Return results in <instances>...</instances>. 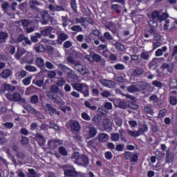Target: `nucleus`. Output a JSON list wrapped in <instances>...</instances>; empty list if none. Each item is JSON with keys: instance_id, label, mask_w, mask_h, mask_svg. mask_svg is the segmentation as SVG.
I'll return each instance as SVG.
<instances>
[{"instance_id": "nucleus-1", "label": "nucleus", "mask_w": 177, "mask_h": 177, "mask_svg": "<svg viewBox=\"0 0 177 177\" xmlns=\"http://www.w3.org/2000/svg\"><path fill=\"white\" fill-rule=\"evenodd\" d=\"M177 26V19L174 18H169L165 20V23L164 24L163 28L165 30L169 29L170 31H172L175 27Z\"/></svg>"}, {"instance_id": "nucleus-2", "label": "nucleus", "mask_w": 177, "mask_h": 177, "mask_svg": "<svg viewBox=\"0 0 177 177\" xmlns=\"http://www.w3.org/2000/svg\"><path fill=\"white\" fill-rule=\"evenodd\" d=\"M52 31H53V28L51 26H46L41 30L40 34L41 35H43L44 37H48V38H50L51 39H55V35L52 34Z\"/></svg>"}, {"instance_id": "nucleus-3", "label": "nucleus", "mask_w": 177, "mask_h": 177, "mask_svg": "<svg viewBox=\"0 0 177 177\" xmlns=\"http://www.w3.org/2000/svg\"><path fill=\"white\" fill-rule=\"evenodd\" d=\"M6 97L11 102H21L23 100L21 95L19 93H14L13 94L8 93L6 95Z\"/></svg>"}, {"instance_id": "nucleus-4", "label": "nucleus", "mask_w": 177, "mask_h": 177, "mask_svg": "<svg viewBox=\"0 0 177 177\" xmlns=\"http://www.w3.org/2000/svg\"><path fill=\"white\" fill-rule=\"evenodd\" d=\"M34 62V55L32 53H27L26 56L24 58L20 59L21 64H24V63L31 64Z\"/></svg>"}, {"instance_id": "nucleus-5", "label": "nucleus", "mask_w": 177, "mask_h": 177, "mask_svg": "<svg viewBox=\"0 0 177 177\" xmlns=\"http://www.w3.org/2000/svg\"><path fill=\"white\" fill-rule=\"evenodd\" d=\"M100 83L102 84L105 88H109V89H114L115 88V82L106 79H102L100 80Z\"/></svg>"}, {"instance_id": "nucleus-6", "label": "nucleus", "mask_w": 177, "mask_h": 177, "mask_svg": "<svg viewBox=\"0 0 177 177\" xmlns=\"http://www.w3.org/2000/svg\"><path fill=\"white\" fill-rule=\"evenodd\" d=\"M43 108L46 113H48L50 115H53V114L59 115V111H57L56 109L53 108L50 104H46V106H43Z\"/></svg>"}, {"instance_id": "nucleus-7", "label": "nucleus", "mask_w": 177, "mask_h": 177, "mask_svg": "<svg viewBox=\"0 0 177 177\" xmlns=\"http://www.w3.org/2000/svg\"><path fill=\"white\" fill-rule=\"evenodd\" d=\"M64 174L66 175V176L86 177L85 174L78 173V172L75 171V170H74V169L65 170Z\"/></svg>"}, {"instance_id": "nucleus-8", "label": "nucleus", "mask_w": 177, "mask_h": 177, "mask_svg": "<svg viewBox=\"0 0 177 177\" xmlns=\"http://www.w3.org/2000/svg\"><path fill=\"white\" fill-rule=\"evenodd\" d=\"M143 89V86L139 84L137 85H131L127 88L128 92L130 93H135V92H139Z\"/></svg>"}, {"instance_id": "nucleus-9", "label": "nucleus", "mask_w": 177, "mask_h": 177, "mask_svg": "<svg viewBox=\"0 0 177 177\" xmlns=\"http://www.w3.org/2000/svg\"><path fill=\"white\" fill-rule=\"evenodd\" d=\"M46 95L50 99H53L54 102H55V103H57V104H59V106H64V104H66V102L64 101H63L60 98V97H56V95H49V92H47Z\"/></svg>"}, {"instance_id": "nucleus-10", "label": "nucleus", "mask_w": 177, "mask_h": 177, "mask_svg": "<svg viewBox=\"0 0 177 177\" xmlns=\"http://www.w3.org/2000/svg\"><path fill=\"white\" fill-rule=\"evenodd\" d=\"M75 68L82 75H85V74H88L89 73V69L81 64H76Z\"/></svg>"}, {"instance_id": "nucleus-11", "label": "nucleus", "mask_w": 177, "mask_h": 177, "mask_svg": "<svg viewBox=\"0 0 177 177\" xmlns=\"http://www.w3.org/2000/svg\"><path fill=\"white\" fill-rule=\"evenodd\" d=\"M72 161L77 164V165H82V162H81V156H80V153L75 152L72 154L71 156Z\"/></svg>"}, {"instance_id": "nucleus-12", "label": "nucleus", "mask_w": 177, "mask_h": 177, "mask_svg": "<svg viewBox=\"0 0 177 177\" xmlns=\"http://www.w3.org/2000/svg\"><path fill=\"white\" fill-rule=\"evenodd\" d=\"M59 145H62V141H60V140H56L55 138L50 139L48 142V146H49L50 149H55Z\"/></svg>"}, {"instance_id": "nucleus-13", "label": "nucleus", "mask_w": 177, "mask_h": 177, "mask_svg": "<svg viewBox=\"0 0 177 177\" xmlns=\"http://www.w3.org/2000/svg\"><path fill=\"white\" fill-rule=\"evenodd\" d=\"M27 111H28V113H31V114H33L34 115H36L39 118H44V115L41 114L39 111H37L35 109H34L30 105L27 106Z\"/></svg>"}, {"instance_id": "nucleus-14", "label": "nucleus", "mask_w": 177, "mask_h": 177, "mask_svg": "<svg viewBox=\"0 0 177 177\" xmlns=\"http://www.w3.org/2000/svg\"><path fill=\"white\" fill-rule=\"evenodd\" d=\"M72 86L73 89L77 91V92H82V91L86 88V84L84 83H75Z\"/></svg>"}, {"instance_id": "nucleus-15", "label": "nucleus", "mask_w": 177, "mask_h": 177, "mask_svg": "<svg viewBox=\"0 0 177 177\" xmlns=\"http://www.w3.org/2000/svg\"><path fill=\"white\" fill-rule=\"evenodd\" d=\"M102 124L104 125V128L105 131H111V127L113 124L111 123V120L110 119L105 118L102 120Z\"/></svg>"}, {"instance_id": "nucleus-16", "label": "nucleus", "mask_w": 177, "mask_h": 177, "mask_svg": "<svg viewBox=\"0 0 177 177\" xmlns=\"http://www.w3.org/2000/svg\"><path fill=\"white\" fill-rule=\"evenodd\" d=\"M35 140L40 146H44V145H45V142H46V140H45L44 136L39 133L35 135Z\"/></svg>"}, {"instance_id": "nucleus-17", "label": "nucleus", "mask_w": 177, "mask_h": 177, "mask_svg": "<svg viewBox=\"0 0 177 177\" xmlns=\"http://www.w3.org/2000/svg\"><path fill=\"white\" fill-rule=\"evenodd\" d=\"M170 104L172 106H176L177 104V98H176V91H174L170 93Z\"/></svg>"}, {"instance_id": "nucleus-18", "label": "nucleus", "mask_w": 177, "mask_h": 177, "mask_svg": "<svg viewBox=\"0 0 177 177\" xmlns=\"http://www.w3.org/2000/svg\"><path fill=\"white\" fill-rule=\"evenodd\" d=\"M86 132H88L89 138H95L97 133V130L93 127H90L87 129Z\"/></svg>"}, {"instance_id": "nucleus-19", "label": "nucleus", "mask_w": 177, "mask_h": 177, "mask_svg": "<svg viewBox=\"0 0 177 177\" xmlns=\"http://www.w3.org/2000/svg\"><path fill=\"white\" fill-rule=\"evenodd\" d=\"M167 50H168V47H167V46H164L161 48H158L155 52V55L159 57L160 56H162V55H164L165 52H167Z\"/></svg>"}, {"instance_id": "nucleus-20", "label": "nucleus", "mask_w": 177, "mask_h": 177, "mask_svg": "<svg viewBox=\"0 0 177 177\" xmlns=\"http://www.w3.org/2000/svg\"><path fill=\"white\" fill-rule=\"evenodd\" d=\"M12 74V73L10 69H6L2 71L1 74H0V77H1V78H4V80H6V78H9Z\"/></svg>"}, {"instance_id": "nucleus-21", "label": "nucleus", "mask_w": 177, "mask_h": 177, "mask_svg": "<svg viewBox=\"0 0 177 177\" xmlns=\"http://www.w3.org/2000/svg\"><path fill=\"white\" fill-rule=\"evenodd\" d=\"M43 21H41L42 24H48V21H49V13L41 11V12Z\"/></svg>"}, {"instance_id": "nucleus-22", "label": "nucleus", "mask_w": 177, "mask_h": 177, "mask_svg": "<svg viewBox=\"0 0 177 177\" xmlns=\"http://www.w3.org/2000/svg\"><path fill=\"white\" fill-rule=\"evenodd\" d=\"M71 128L73 131H80L81 129V126L80 125V122L77 121H73L71 123Z\"/></svg>"}, {"instance_id": "nucleus-23", "label": "nucleus", "mask_w": 177, "mask_h": 177, "mask_svg": "<svg viewBox=\"0 0 177 177\" xmlns=\"http://www.w3.org/2000/svg\"><path fill=\"white\" fill-rule=\"evenodd\" d=\"M109 135L102 133L99 135L98 140L99 142H101V143H104V142H107V140H109Z\"/></svg>"}, {"instance_id": "nucleus-24", "label": "nucleus", "mask_w": 177, "mask_h": 177, "mask_svg": "<svg viewBox=\"0 0 177 177\" xmlns=\"http://www.w3.org/2000/svg\"><path fill=\"white\" fill-rule=\"evenodd\" d=\"M24 53H26V50L24 48H18L17 52L15 55V57L16 59H17V60H21V56H23V55H24Z\"/></svg>"}, {"instance_id": "nucleus-25", "label": "nucleus", "mask_w": 177, "mask_h": 177, "mask_svg": "<svg viewBox=\"0 0 177 177\" xmlns=\"http://www.w3.org/2000/svg\"><path fill=\"white\" fill-rule=\"evenodd\" d=\"M166 155V161H167V162H172V161H174V158H175V155L174 153L167 151Z\"/></svg>"}, {"instance_id": "nucleus-26", "label": "nucleus", "mask_w": 177, "mask_h": 177, "mask_svg": "<svg viewBox=\"0 0 177 177\" xmlns=\"http://www.w3.org/2000/svg\"><path fill=\"white\" fill-rule=\"evenodd\" d=\"M80 161L82 162L80 165H84V167H86V165H89V159L86 156H81Z\"/></svg>"}, {"instance_id": "nucleus-27", "label": "nucleus", "mask_w": 177, "mask_h": 177, "mask_svg": "<svg viewBox=\"0 0 177 177\" xmlns=\"http://www.w3.org/2000/svg\"><path fill=\"white\" fill-rule=\"evenodd\" d=\"M144 111H145V113H147L148 114H150L151 115H153V114H154V111H153V106L151 104H148L145 106Z\"/></svg>"}, {"instance_id": "nucleus-28", "label": "nucleus", "mask_w": 177, "mask_h": 177, "mask_svg": "<svg viewBox=\"0 0 177 177\" xmlns=\"http://www.w3.org/2000/svg\"><path fill=\"white\" fill-rule=\"evenodd\" d=\"M27 75V73L26 71H21L20 72H16L15 77L17 78V80H21V78H24Z\"/></svg>"}, {"instance_id": "nucleus-29", "label": "nucleus", "mask_w": 177, "mask_h": 177, "mask_svg": "<svg viewBox=\"0 0 177 177\" xmlns=\"http://www.w3.org/2000/svg\"><path fill=\"white\" fill-rule=\"evenodd\" d=\"M127 133L130 136H132L133 138H138V136H140V133L138 131H131V130H128Z\"/></svg>"}, {"instance_id": "nucleus-30", "label": "nucleus", "mask_w": 177, "mask_h": 177, "mask_svg": "<svg viewBox=\"0 0 177 177\" xmlns=\"http://www.w3.org/2000/svg\"><path fill=\"white\" fill-rule=\"evenodd\" d=\"M36 64L38 67H44L45 66V61L41 57H37L36 59Z\"/></svg>"}, {"instance_id": "nucleus-31", "label": "nucleus", "mask_w": 177, "mask_h": 177, "mask_svg": "<svg viewBox=\"0 0 177 177\" xmlns=\"http://www.w3.org/2000/svg\"><path fill=\"white\" fill-rule=\"evenodd\" d=\"M29 5H30V8H31V9H37V6H39V3H38V1H37V0H31L29 2Z\"/></svg>"}, {"instance_id": "nucleus-32", "label": "nucleus", "mask_w": 177, "mask_h": 177, "mask_svg": "<svg viewBox=\"0 0 177 177\" xmlns=\"http://www.w3.org/2000/svg\"><path fill=\"white\" fill-rule=\"evenodd\" d=\"M111 140L112 142H118L120 140V134L118 133H111Z\"/></svg>"}, {"instance_id": "nucleus-33", "label": "nucleus", "mask_w": 177, "mask_h": 177, "mask_svg": "<svg viewBox=\"0 0 177 177\" xmlns=\"http://www.w3.org/2000/svg\"><path fill=\"white\" fill-rule=\"evenodd\" d=\"M19 23L21 26H23V27H28V26L31 24V22L28 19L21 20Z\"/></svg>"}, {"instance_id": "nucleus-34", "label": "nucleus", "mask_w": 177, "mask_h": 177, "mask_svg": "<svg viewBox=\"0 0 177 177\" xmlns=\"http://www.w3.org/2000/svg\"><path fill=\"white\" fill-rule=\"evenodd\" d=\"M4 89L6 91H10L11 92H13L16 91V87L15 86H12L10 84H4Z\"/></svg>"}, {"instance_id": "nucleus-35", "label": "nucleus", "mask_w": 177, "mask_h": 177, "mask_svg": "<svg viewBox=\"0 0 177 177\" xmlns=\"http://www.w3.org/2000/svg\"><path fill=\"white\" fill-rule=\"evenodd\" d=\"M59 153L62 154V156H68V152L67 151V149L64 148V147H59L58 149Z\"/></svg>"}, {"instance_id": "nucleus-36", "label": "nucleus", "mask_w": 177, "mask_h": 177, "mask_svg": "<svg viewBox=\"0 0 177 177\" xmlns=\"http://www.w3.org/2000/svg\"><path fill=\"white\" fill-rule=\"evenodd\" d=\"M38 38H42V35L39 32H37L34 36L31 37L32 42H38Z\"/></svg>"}, {"instance_id": "nucleus-37", "label": "nucleus", "mask_w": 177, "mask_h": 177, "mask_svg": "<svg viewBox=\"0 0 177 177\" xmlns=\"http://www.w3.org/2000/svg\"><path fill=\"white\" fill-rule=\"evenodd\" d=\"M140 57L144 60H147L149 57H150V52L149 51L142 52L140 55Z\"/></svg>"}, {"instance_id": "nucleus-38", "label": "nucleus", "mask_w": 177, "mask_h": 177, "mask_svg": "<svg viewBox=\"0 0 177 177\" xmlns=\"http://www.w3.org/2000/svg\"><path fill=\"white\" fill-rule=\"evenodd\" d=\"M149 131V127L147 124H144L142 127L138 129V132H140V135H143L145 132H147Z\"/></svg>"}, {"instance_id": "nucleus-39", "label": "nucleus", "mask_w": 177, "mask_h": 177, "mask_svg": "<svg viewBox=\"0 0 177 177\" xmlns=\"http://www.w3.org/2000/svg\"><path fill=\"white\" fill-rule=\"evenodd\" d=\"M25 69L27 71H30V73H35V71H37V67L34 66H30V65H27L25 66Z\"/></svg>"}, {"instance_id": "nucleus-40", "label": "nucleus", "mask_w": 177, "mask_h": 177, "mask_svg": "<svg viewBox=\"0 0 177 177\" xmlns=\"http://www.w3.org/2000/svg\"><path fill=\"white\" fill-rule=\"evenodd\" d=\"M32 82L33 84H35V85H37V86H39V88L44 86V80H34Z\"/></svg>"}, {"instance_id": "nucleus-41", "label": "nucleus", "mask_w": 177, "mask_h": 177, "mask_svg": "<svg viewBox=\"0 0 177 177\" xmlns=\"http://www.w3.org/2000/svg\"><path fill=\"white\" fill-rule=\"evenodd\" d=\"M35 49L36 52H45V47L42 45L37 44L35 46Z\"/></svg>"}, {"instance_id": "nucleus-42", "label": "nucleus", "mask_w": 177, "mask_h": 177, "mask_svg": "<svg viewBox=\"0 0 177 177\" xmlns=\"http://www.w3.org/2000/svg\"><path fill=\"white\" fill-rule=\"evenodd\" d=\"M152 85H153V86H156V88H162V86H164V84L161 82L157 80L153 81Z\"/></svg>"}, {"instance_id": "nucleus-43", "label": "nucleus", "mask_w": 177, "mask_h": 177, "mask_svg": "<svg viewBox=\"0 0 177 177\" xmlns=\"http://www.w3.org/2000/svg\"><path fill=\"white\" fill-rule=\"evenodd\" d=\"M158 62V58H153L149 64V68H153V66H156L157 64V62Z\"/></svg>"}, {"instance_id": "nucleus-44", "label": "nucleus", "mask_w": 177, "mask_h": 177, "mask_svg": "<svg viewBox=\"0 0 177 177\" xmlns=\"http://www.w3.org/2000/svg\"><path fill=\"white\" fill-rule=\"evenodd\" d=\"M82 93L85 97H88V96H89V86L86 85V88H83V90L82 91Z\"/></svg>"}, {"instance_id": "nucleus-45", "label": "nucleus", "mask_w": 177, "mask_h": 177, "mask_svg": "<svg viewBox=\"0 0 177 177\" xmlns=\"http://www.w3.org/2000/svg\"><path fill=\"white\" fill-rule=\"evenodd\" d=\"M84 105L88 109H91V110H96L97 109V107L96 106H91V102H89L88 101H85Z\"/></svg>"}, {"instance_id": "nucleus-46", "label": "nucleus", "mask_w": 177, "mask_h": 177, "mask_svg": "<svg viewBox=\"0 0 177 177\" xmlns=\"http://www.w3.org/2000/svg\"><path fill=\"white\" fill-rule=\"evenodd\" d=\"M88 147L90 149H95L96 147V140H92L88 142Z\"/></svg>"}, {"instance_id": "nucleus-47", "label": "nucleus", "mask_w": 177, "mask_h": 177, "mask_svg": "<svg viewBox=\"0 0 177 177\" xmlns=\"http://www.w3.org/2000/svg\"><path fill=\"white\" fill-rule=\"evenodd\" d=\"M31 80H32L31 77H27L26 78L23 80L22 82L24 85H26L27 86L30 85V84H31Z\"/></svg>"}, {"instance_id": "nucleus-48", "label": "nucleus", "mask_w": 177, "mask_h": 177, "mask_svg": "<svg viewBox=\"0 0 177 177\" xmlns=\"http://www.w3.org/2000/svg\"><path fill=\"white\" fill-rule=\"evenodd\" d=\"M35 175H37V172L34 169H28V177H35Z\"/></svg>"}, {"instance_id": "nucleus-49", "label": "nucleus", "mask_w": 177, "mask_h": 177, "mask_svg": "<svg viewBox=\"0 0 177 177\" xmlns=\"http://www.w3.org/2000/svg\"><path fill=\"white\" fill-rule=\"evenodd\" d=\"M50 129H53L55 131H60V127L50 121Z\"/></svg>"}, {"instance_id": "nucleus-50", "label": "nucleus", "mask_w": 177, "mask_h": 177, "mask_svg": "<svg viewBox=\"0 0 177 177\" xmlns=\"http://www.w3.org/2000/svg\"><path fill=\"white\" fill-rule=\"evenodd\" d=\"M71 6L74 12H77V1L76 0H71Z\"/></svg>"}, {"instance_id": "nucleus-51", "label": "nucleus", "mask_w": 177, "mask_h": 177, "mask_svg": "<svg viewBox=\"0 0 177 177\" xmlns=\"http://www.w3.org/2000/svg\"><path fill=\"white\" fill-rule=\"evenodd\" d=\"M93 62L99 63L102 60V57L97 54H94L93 55Z\"/></svg>"}, {"instance_id": "nucleus-52", "label": "nucleus", "mask_w": 177, "mask_h": 177, "mask_svg": "<svg viewBox=\"0 0 177 177\" xmlns=\"http://www.w3.org/2000/svg\"><path fill=\"white\" fill-rule=\"evenodd\" d=\"M158 17H160V12H158V11H153L152 12V19L153 20H158Z\"/></svg>"}, {"instance_id": "nucleus-53", "label": "nucleus", "mask_w": 177, "mask_h": 177, "mask_svg": "<svg viewBox=\"0 0 177 177\" xmlns=\"http://www.w3.org/2000/svg\"><path fill=\"white\" fill-rule=\"evenodd\" d=\"M115 47L118 50H120V52H122V50H125V47L121 44L120 43H115Z\"/></svg>"}, {"instance_id": "nucleus-54", "label": "nucleus", "mask_w": 177, "mask_h": 177, "mask_svg": "<svg viewBox=\"0 0 177 177\" xmlns=\"http://www.w3.org/2000/svg\"><path fill=\"white\" fill-rule=\"evenodd\" d=\"M124 149H125V145L122 144H118V145H116V147H115V150H117V151H124Z\"/></svg>"}, {"instance_id": "nucleus-55", "label": "nucleus", "mask_w": 177, "mask_h": 177, "mask_svg": "<svg viewBox=\"0 0 177 177\" xmlns=\"http://www.w3.org/2000/svg\"><path fill=\"white\" fill-rule=\"evenodd\" d=\"M133 74L134 75H136V77L142 75V74H143V69H141V68L136 69L133 72Z\"/></svg>"}, {"instance_id": "nucleus-56", "label": "nucleus", "mask_w": 177, "mask_h": 177, "mask_svg": "<svg viewBox=\"0 0 177 177\" xmlns=\"http://www.w3.org/2000/svg\"><path fill=\"white\" fill-rule=\"evenodd\" d=\"M50 92H52V93H57V92H59V87L56 85L51 86Z\"/></svg>"}, {"instance_id": "nucleus-57", "label": "nucleus", "mask_w": 177, "mask_h": 177, "mask_svg": "<svg viewBox=\"0 0 177 177\" xmlns=\"http://www.w3.org/2000/svg\"><path fill=\"white\" fill-rule=\"evenodd\" d=\"M115 70H124L125 66L122 64H117L114 66Z\"/></svg>"}, {"instance_id": "nucleus-58", "label": "nucleus", "mask_w": 177, "mask_h": 177, "mask_svg": "<svg viewBox=\"0 0 177 177\" xmlns=\"http://www.w3.org/2000/svg\"><path fill=\"white\" fill-rule=\"evenodd\" d=\"M111 8L113 10H115L117 13H121V10H120V6H118V4H113Z\"/></svg>"}, {"instance_id": "nucleus-59", "label": "nucleus", "mask_w": 177, "mask_h": 177, "mask_svg": "<svg viewBox=\"0 0 177 177\" xmlns=\"http://www.w3.org/2000/svg\"><path fill=\"white\" fill-rule=\"evenodd\" d=\"M149 100L152 101L153 103H157L158 102L159 99L158 97L156 95H152L149 97Z\"/></svg>"}, {"instance_id": "nucleus-60", "label": "nucleus", "mask_w": 177, "mask_h": 177, "mask_svg": "<svg viewBox=\"0 0 177 177\" xmlns=\"http://www.w3.org/2000/svg\"><path fill=\"white\" fill-rule=\"evenodd\" d=\"M30 102L33 104L38 103V95H32L30 98Z\"/></svg>"}, {"instance_id": "nucleus-61", "label": "nucleus", "mask_w": 177, "mask_h": 177, "mask_svg": "<svg viewBox=\"0 0 177 177\" xmlns=\"http://www.w3.org/2000/svg\"><path fill=\"white\" fill-rule=\"evenodd\" d=\"M167 109H162L159 112V118H162V117H165V114H167Z\"/></svg>"}, {"instance_id": "nucleus-62", "label": "nucleus", "mask_w": 177, "mask_h": 177, "mask_svg": "<svg viewBox=\"0 0 177 177\" xmlns=\"http://www.w3.org/2000/svg\"><path fill=\"white\" fill-rule=\"evenodd\" d=\"M171 56L172 57H175V59H177V45L174 46Z\"/></svg>"}, {"instance_id": "nucleus-63", "label": "nucleus", "mask_w": 177, "mask_h": 177, "mask_svg": "<svg viewBox=\"0 0 177 177\" xmlns=\"http://www.w3.org/2000/svg\"><path fill=\"white\" fill-rule=\"evenodd\" d=\"M48 78H55L56 77V71H50L48 73Z\"/></svg>"}, {"instance_id": "nucleus-64", "label": "nucleus", "mask_w": 177, "mask_h": 177, "mask_svg": "<svg viewBox=\"0 0 177 177\" xmlns=\"http://www.w3.org/2000/svg\"><path fill=\"white\" fill-rule=\"evenodd\" d=\"M132 152L127 151L124 153V158L125 160H131L132 157Z\"/></svg>"}]
</instances>
